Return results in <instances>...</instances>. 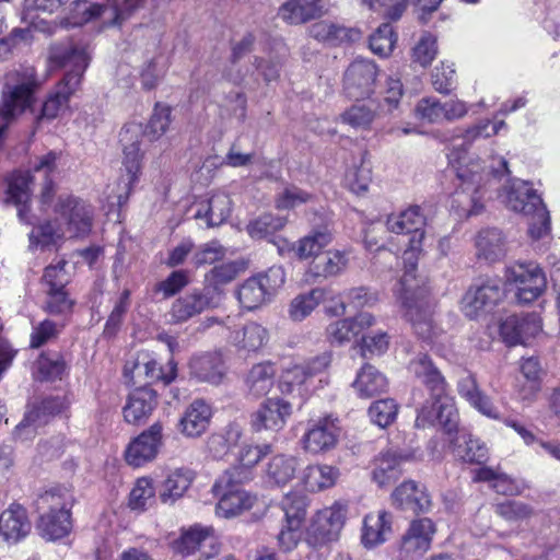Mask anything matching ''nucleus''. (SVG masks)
Here are the masks:
<instances>
[{
  "label": "nucleus",
  "instance_id": "obj_48",
  "mask_svg": "<svg viewBox=\"0 0 560 560\" xmlns=\"http://www.w3.org/2000/svg\"><path fill=\"white\" fill-rule=\"evenodd\" d=\"M155 502V488L149 478H139L129 494L128 506L136 512H143Z\"/></svg>",
  "mask_w": 560,
  "mask_h": 560
},
{
  "label": "nucleus",
  "instance_id": "obj_32",
  "mask_svg": "<svg viewBox=\"0 0 560 560\" xmlns=\"http://www.w3.org/2000/svg\"><path fill=\"white\" fill-rule=\"evenodd\" d=\"M410 371L419 382L430 390L431 397H441L446 389L445 378L425 355H420L410 363Z\"/></svg>",
  "mask_w": 560,
  "mask_h": 560
},
{
  "label": "nucleus",
  "instance_id": "obj_13",
  "mask_svg": "<svg viewBox=\"0 0 560 560\" xmlns=\"http://www.w3.org/2000/svg\"><path fill=\"white\" fill-rule=\"evenodd\" d=\"M506 282L516 287L520 303L535 301L545 290L547 281L542 270L534 264H516L506 269Z\"/></svg>",
  "mask_w": 560,
  "mask_h": 560
},
{
  "label": "nucleus",
  "instance_id": "obj_47",
  "mask_svg": "<svg viewBox=\"0 0 560 560\" xmlns=\"http://www.w3.org/2000/svg\"><path fill=\"white\" fill-rule=\"evenodd\" d=\"M170 124L171 108L166 105L156 104L148 124L142 125L141 138L153 142L167 131Z\"/></svg>",
  "mask_w": 560,
  "mask_h": 560
},
{
  "label": "nucleus",
  "instance_id": "obj_11",
  "mask_svg": "<svg viewBox=\"0 0 560 560\" xmlns=\"http://www.w3.org/2000/svg\"><path fill=\"white\" fill-rule=\"evenodd\" d=\"M124 375L133 385L143 384L142 386H147L158 382L168 385L177 376V364L173 359H170L165 365H160L149 353L141 352L126 362Z\"/></svg>",
  "mask_w": 560,
  "mask_h": 560
},
{
  "label": "nucleus",
  "instance_id": "obj_50",
  "mask_svg": "<svg viewBox=\"0 0 560 560\" xmlns=\"http://www.w3.org/2000/svg\"><path fill=\"white\" fill-rule=\"evenodd\" d=\"M79 88L80 86H72L70 84H66V80H61L58 83L55 93L50 95L43 104L42 115L48 119L57 117L59 110L67 106L70 96Z\"/></svg>",
  "mask_w": 560,
  "mask_h": 560
},
{
  "label": "nucleus",
  "instance_id": "obj_16",
  "mask_svg": "<svg viewBox=\"0 0 560 560\" xmlns=\"http://www.w3.org/2000/svg\"><path fill=\"white\" fill-rule=\"evenodd\" d=\"M377 68L374 62L357 59L349 65L343 75V91L349 98L369 97L375 85Z\"/></svg>",
  "mask_w": 560,
  "mask_h": 560
},
{
  "label": "nucleus",
  "instance_id": "obj_4",
  "mask_svg": "<svg viewBox=\"0 0 560 560\" xmlns=\"http://www.w3.org/2000/svg\"><path fill=\"white\" fill-rule=\"evenodd\" d=\"M499 197L512 211L530 218L528 233L533 238H541L549 232V212L528 182L518 178L508 180Z\"/></svg>",
  "mask_w": 560,
  "mask_h": 560
},
{
  "label": "nucleus",
  "instance_id": "obj_55",
  "mask_svg": "<svg viewBox=\"0 0 560 560\" xmlns=\"http://www.w3.org/2000/svg\"><path fill=\"white\" fill-rule=\"evenodd\" d=\"M65 236L68 235L55 215L54 221H47L44 224L34 228L30 234V241L32 244L47 246L56 243Z\"/></svg>",
  "mask_w": 560,
  "mask_h": 560
},
{
  "label": "nucleus",
  "instance_id": "obj_17",
  "mask_svg": "<svg viewBox=\"0 0 560 560\" xmlns=\"http://www.w3.org/2000/svg\"><path fill=\"white\" fill-rule=\"evenodd\" d=\"M219 299L214 296L213 290L192 289L183 296L176 299L170 310L171 323H185L205 312L206 310L217 307Z\"/></svg>",
  "mask_w": 560,
  "mask_h": 560
},
{
  "label": "nucleus",
  "instance_id": "obj_58",
  "mask_svg": "<svg viewBox=\"0 0 560 560\" xmlns=\"http://www.w3.org/2000/svg\"><path fill=\"white\" fill-rule=\"evenodd\" d=\"M208 534L206 529L192 527L174 541L173 548L183 557L190 556L199 550L201 544L208 538Z\"/></svg>",
  "mask_w": 560,
  "mask_h": 560
},
{
  "label": "nucleus",
  "instance_id": "obj_45",
  "mask_svg": "<svg viewBox=\"0 0 560 560\" xmlns=\"http://www.w3.org/2000/svg\"><path fill=\"white\" fill-rule=\"evenodd\" d=\"M242 436V431L237 424H230L226 427L224 433H215L209 436L207 441V448L210 455L220 459L229 453L231 447L237 445Z\"/></svg>",
  "mask_w": 560,
  "mask_h": 560
},
{
  "label": "nucleus",
  "instance_id": "obj_21",
  "mask_svg": "<svg viewBox=\"0 0 560 560\" xmlns=\"http://www.w3.org/2000/svg\"><path fill=\"white\" fill-rule=\"evenodd\" d=\"M291 411L292 406L288 401L280 398H269L252 415V429L255 432L262 430L278 431L284 425Z\"/></svg>",
  "mask_w": 560,
  "mask_h": 560
},
{
  "label": "nucleus",
  "instance_id": "obj_25",
  "mask_svg": "<svg viewBox=\"0 0 560 560\" xmlns=\"http://www.w3.org/2000/svg\"><path fill=\"white\" fill-rule=\"evenodd\" d=\"M156 406V392L148 386H140L129 395L122 409L124 418L131 424L143 423Z\"/></svg>",
  "mask_w": 560,
  "mask_h": 560
},
{
  "label": "nucleus",
  "instance_id": "obj_26",
  "mask_svg": "<svg viewBox=\"0 0 560 560\" xmlns=\"http://www.w3.org/2000/svg\"><path fill=\"white\" fill-rule=\"evenodd\" d=\"M327 7L328 0H288L280 7L279 15L292 25H300L324 15Z\"/></svg>",
  "mask_w": 560,
  "mask_h": 560
},
{
  "label": "nucleus",
  "instance_id": "obj_1",
  "mask_svg": "<svg viewBox=\"0 0 560 560\" xmlns=\"http://www.w3.org/2000/svg\"><path fill=\"white\" fill-rule=\"evenodd\" d=\"M425 217L420 206H409L396 217L387 218V229L401 235L406 244L402 252L405 273L401 278L402 300L406 316L415 331L424 339L431 337L434 328V302L425 287L415 288L412 281L424 238Z\"/></svg>",
  "mask_w": 560,
  "mask_h": 560
},
{
  "label": "nucleus",
  "instance_id": "obj_12",
  "mask_svg": "<svg viewBox=\"0 0 560 560\" xmlns=\"http://www.w3.org/2000/svg\"><path fill=\"white\" fill-rule=\"evenodd\" d=\"M49 59L56 66L71 67L62 80H66V84L80 86L90 61L84 47L72 40L55 43L50 46Z\"/></svg>",
  "mask_w": 560,
  "mask_h": 560
},
{
  "label": "nucleus",
  "instance_id": "obj_27",
  "mask_svg": "<svg viewBox=\"0 0 560 560\" xmlns=\"http://www.w3.org/2000/svg\"><path fill=\"white\" fill-rule=\"evenodd\" d=\"M31 528L26 510L19 504H11L0 514V536L8 542L20 541Z\"/></svg>",
  "mask_w": 560,
  "mask_h": 560
},
{
  "label": "nucleus",
  "instance_id": "obj_59",
  "mask_svg": "<svg viewBox=\"0 0 560 560\" xmlns=\"http://www.w3.org/2000/svg\"><path fill=\"white\" fill-rule=\"evenodd\" d=\"M43 308L51 315H62L71 312L74 301L70 298L67 289L46 290Z\"/></svg>",
  "mask_w": 560,
  "mask_h": 560
},
{
  "label": "nucleus",
  "instance_id": "obj_41",
  "mask_svg": "<svg viewBox=\"0 0 560 560\" xmlns=\"http://www.w3.org/2000/svg\"><path fill=\"white\" fill-rule=\"evenodd\" d=\"M353 386L361 397L374 398L384 392L385 376L373 365L365 364L358 373Z\"/></svg>",
  "mask_w": 560,
  "mask_h": 560
},
{
  "label": "nucleus",
  "instance_id": "obj_38",
  "mask_svg": "<svg viewBox=\"0 0 560 560\" xmlns=\"http://www.w3.org/2000/svg\"><path fill=\"white\" fill-rule=\"evenodd\" d=\"M245 270V264L243 261H228L213 267L206 275L207 290H213L214 296L221 300L222 290L221 287L225 285L237 278V276Z\"/></svg>",
  "mask_w": 560,
  "mask_h": 560
},
{
  "label": "nucleus",
  "instance_id": "obj_22",
  "mask_svg": "<svg viewBox=\"0 0 560 560\" xmlns=\"http://www.w3.org/2000/svg\"><path fill=\"white\" fill-rule=\"evenodd\" d=\"M436 533L434 522L429 517L413 520L401 539V551L421 557L430 548Z\"/></svg>",
  "mask_w": 560,
  "mask_h": 560
},
{
  "label": "nucleus",
  "instance_id": "obj_33",
  "mask_svg": "<svg viewBox=\"0 0 560 560\" xmlns=\"http://www.w3.org/2000/svg\"><path fill=\"white\" fill-rule=\"evenodd\" d=\"M478 258L493 262L505 255V241L499 229L488 228L481 230L475 240Z\"/></svg>",
  "mask_w": 560,
  "mask_h": 560
},
{
  "label": "nucleus",
  "instance_id": "obj_42",
  "mask_svg": "<svg viewBox=\"0 0 560 560\" xmlns=\"http://www.w3.org/2000/svg\"><path fill=\"white\" fill-rule=\"evenodd\" d=\"M298 463L292 456L277 455L270 459L266 468V479L270 485L284 486L296 472Z\"/></svg>",
  "mask_w": 560,
  "mask_h": 560
},
{
  "label": "nucleus",
  "instance_id": "obj_7",
  "mask_svg": "<svg viewBox=\"0 0 560 560\" xmlns=\"http://www.w3.org/2000/svg\"><path fill=\"white\" fill-rule=\"evenodd\" d=\"M54 213L65 229L68 237H84L93 225V208L86 201L69 194L54 199Z\"/></svg>",
  "mask_w": 560,
  "mask_h": 560
},
{
  "label": "nucleus",
  "instance_id": "obj_44",
  "mask_svg": "<svg viewBox=\"0 0 560 560\" xmlns=\"http://www.w3.org/2000/svg\"><path fill=\"white\" fill-rule=\"evenodd\" d=\"M65 407V401L60 397H49L44 399L38 407L26 413L24 420L15 429L16 434H22V432L28 428H32L31 433H34L35 424L40 420L42 416L59 415L62 412Z\"/></svg>",
  "mask_w": 560,
  "mask_h": 560
},
{
  "label": "nucleus",
  "instance_id": "obj_62",
  "mask_svg": "<svg viewBox=\"0 0 560 560\" xmlns=\"http://www.w3.org/2000/svg\"><path fill=\"white\" fill-rule=\"evenodd\" d=\"M37 365L39 374L46 381L61 378V375L66 371V362L59 354H55L54 357L42 354L37 361Z\"/></svg>",
  "mask_w": 560,
  "mask_h": 560
},
{
  "label": "nucleus",
  "instance_id": "obj_53",
  "mask_svg": "<svg viewBox=\"0 0 560 560\" xmlns=\"http://www.w3.org/2000/svg\"><path fill=\"white\" fill-rule=\"evenodd\" d=\"M359 335L355 320L351 317L335 320L326 328L327 339L331 345L342 346Z\"/></svg>",
  "mask_w": 560,
  "mask_h": 560
},
{
  "label": "nucleus",
  "instance_id": "obj_35",
  "mask_svg": "<svg viewBox=\"0 0 560 560\" xmlns=\"http://www.w3.org/2000/svg\"><path fill=\"white\" fill-rule=\"evenodd\" d=\"M194 479V471L187 468H179L171 472L162 483L160 490L161 501L165 504L174 503L177 499L183 497Z\"/></svg>",
  "mask_w": 560,
  "mask_h": 560
},
{
  "label": "nucleus",
  "instance_id": "obj_54",
  "mask_svg": "<svg viewBox=\"0 0 560 560\" xmlns=\"http://www.w3.org/2000/svg\"><path fill=\"white\" fill-rule=\"evenodd\" d=\"M287 219L284 217L265 213L252 221L247 226V231L254 238H265L283 229Z\"/></svg>",
  "mask_w": 560,
  "mask_h": 560
},
{
  "label": "nucleus",
  "instance_id": "obj_64",
  "mask_svg": "<svg viewBox=\"0 0 560 560\" xmlns=\"http://www.w3.org/2000/svg\"><path fill=\"white\" fill-rule=\"evenodd\" d=\"M226 249L218 242L211 241L201 245L194 254L192 262L196 267L213 264L225 256Z\"/></svg>",
  "mask_w": 560,
  "mask_h": 560
},
{
  "label": "nucleus",
  "instance_id": "obj_60",
  "mask_svg": "<svg viewBox=\"0 0 560 560\" xmlns=\"http://www.w3.org/2000/svg\"><path fill=\"white\" fill-rule=\"evenodd\" d=\"M272 451L271 444L250 445L245 444L241 447L237 460L242 471H248L252 476L250 469L259 463V460Z\"/></svg>",
  "mask_w": 560,
  "mask_h": 560
},
{
  "label": "nucleus",
  "instance_id": "obj_30",
  "mask_svg": "<svg viewBox=\"0 0 560 560\" xmlns=\"http://www.w3.org/2000/svg\"><path fill=\"white\" fill-rule=\"evenodd\" d=\"M232 211V200L230 196L223 191H218L211 197L198 205L195 213L196 219H205L208 228L219 226L224 223Z\"/></svg>",
  "mask_w": 560,
  "mask_h": 560
},
{
  "label": "nucleus",
  "instance_id": "obj_46",
  "mask_svg": "<svg viewBox=\"0 0 560 560\" xmlns=\"http://www.w3.org/2000/svg\"><path fill=\"white\" fill-rule=\"evenodd\" d=\"M438 404L436 422L443 428L447 435V441L455 436L458 425V412L454 406L453 400L446 395V392L441 397H432Z\"/></svg>",
  "mask_w": 560,
  "mask_h": 560
},
{
  "label": "nucleus",
  "instance_id": "obj_6",
  "mask_svg": "<svg viewBox=\"0 0 560 560\" xmlns=\"http://www.w3.org/2000/svg\"><path fill=\"white\" fill-rule=\"evenodd\" d=\"M250 480L248 471H242L240 467L226 469L214 482L212 492L219 498L217 514L231 518L250 510L257 498L241 488Z\"/></svg>",
  "mask_w": 560,
  "mask_h": 560
},
{
  "label": "nucleus",
  "instance_id": "obj_18",
  "mask_svg": "<svg viewBox=\"0 0 560 560\" xmlns=\"http://www.w3.org/2000/svg\"><path fill=\"white\" fill-rule=\"evenodd\" d=\"M162 430L161 423L155 422L133 439L125 452L126 462L130 466L140 467L154 459L162 445Z\"/></svg>",
  "mask_w": 560,
  "mask_h": 560
},
{
  "label": "nucleus",
  "instance_id": "obj_40",
  "mask_svg": "<svg viewBox=\"0 0 560 560\" xmlns=\"http://www.w3.org/2000/svg\"><path fill=\"white\" fill-rule=\"evenodd\" d=\"M276 369L270 362L255 364L246 376V386L256 397L266 395L275 383Z\"/></svg>",
  "mask_w": 560,
  "mask_h": 560
},
{
  "label": "nucleus",
  "instance_id": "obj_9",
  "mask_svg": "<svg viewBox=\"0 0 560 560\" xmlns=\"http://www.w3.org/2000/svg\"><path fill=\"white\" fill-rule=\"evenodd\" d=\"M285 281L281 267H271L264 273L245 280L237 290V299L243 307L255 310L272 296Z\"/></svg>",
  "mask_w": 560,
  "mask_h": 560
},
{
  "label": "nucleus",
  "instance_id": "obj_23",
  "mask_svg": "<svg viewBox=\"0 0 560 560\" xmlns=\"http://www.w3.org/2000/svg\"><path fill=\"white\" fill-rule=\"evenodd\" d=\"M338 435L337 419L325 417L315 421L304 434V448L313 454L329 451L336 446Z\"/></svg>",
  "mask_w": 560,
  "mask_h": 560
},
{
  "label": "nucleus",
  "instance_id": "obj_34",
  "mask_svg": "<svg viewBox=\"0 0 560 560\" xmlns=\"http://www.w3.org/2000/svg\"><path fill=\"white\" fill-rule=\"evenodd\" d=\"M348 259L340 252L327 253L317 257L306 271V281L317 282L319 279H326L337 276L346 269Z\"/></svg>",
  "mask_w": 560,
  "mask_h": 560
},
{
  "label": "nucleus",
  "instance_id": "obj_31",
  "mask_svg": "<svg viewBox=\"0 0 560 560\" xmlns=\"http://www.w3.org/2000/svg\"><path fill=\"white\" fill-rule=\"evenodd\" d=\"M457 390L480 413L492 419L499 418L497 408L491 402V399L480 390L475 375L470 373L463 375L458 381Z\"/></svg>",
  "mask_w": 560,
  "mask_h": 560
},
{
  "label": "nucleus",
  "instance_id": "obj_28",
  "mask_svg": "<svg viewBox=\"0 0 560 560\" xmlns=\"http://www.w3.org/2000/svg\"><path fill=\"white\" fill-rule=\"evenodd\" d=\"M211 416V407L205 400L196 399L183 413L178 430L187 438H198L206 432Z\"/></svg>",
  "mask_w": 560,
  "mask_h": 560
},
{
  "label": "nucleus",
  "instance_id": "obj_37",
  "mask_svg": "<svg viewBox=\"0 0 560 560\" xmlns=\"http://www.w3.org/2000/svg\"><path fill=\"white\" fill-rule=\"evenodd\" d=\"M339 469L329 465H310L302 475L306 490L317 492L332 487L339 478Z\"/></svg>",
  "mask_w": 560,
  "mask_h": 560
},
{
  "label": "nucleus",
  "instance_id": "obj_3",
  "mask_svg": "<svg viewBox=\"0 0 560 560\" xmlns=\"http://www.w3.org/2000/svg\"><path fill=\"white\" fill-rule=\"evenodd\" d=\"M61 153L49 151L46 154L35 158L30 173H14L8 184L7 202H11L18 208L20 220L26 224H34V217L28 213V202L31 200V184L36 176L43 179L40 191V203L43 206L51 205L55 198L56 185L55 178L59 173V161Z\"/></svg>",
  "mask_w": 560,
  "mask_h": 560
},
{
  "label": "nucleus",
  "instance_id": "obj_2",
  "mask_svg": "<svg viewBox=\"0 0 560 560\" xmlns=\"http://www.w3.org/2000/svg\"><path fill=\"white\" fill-rule=\"evenodd\" d=\"M506 126L504 120L491 122L481 120L468 128L459 144H454L448 154V162L460 182L452 199V209L458 217L469 218L479 214L483 209L485 185L489 173L481 166L479 159L467 154L468 145L479 138L495 136Z\"/></svg>",
  "mask_w": 560,
  "mask_h": 560
},
{
  "label": "nucleus",
  "instance_id": "obj_36",
  "mask_svg": "<svg viewBox=\"0 0 560 560\" xmlns=\"http://www.w3.org/2000/svg\"><path fill=\"white\" fill-rule=\"evenodd\" d=\"M269 341V331L256 322H249L233 335V342L240 350L256 352Z\"/></svg>",
  "mask_w": 560,
  "mask_h": 560
},
{
  "label": "nucleus",
  "instance_id": "obj_5",
  "mask_svg": "<svg viewBox=\"0 0 560 560\" xmlns=\"http://www.w3.org/2000/svg\"><path fill=\"white\" fill-rule=\"evenodd\" d=\"M71 508L72 497L69 492L52 489L43 493L37 500L39 535L49 541L68 536L72 529Z\"/></svg>",
  "mask_w": 560,
  "mask_h": 560
},
{
  "label": "nucleus",
  "instance_id": "obj_43",
  "mask_svg": "<svg viewBox=\"0 0 560 560\" xmlns=\"http://www.w3.org/2000/svg\"><path fill=\"white\" fill-rule=\"evenodd\" d=\"M331 242V234L326 230L312 231L292 245V250L300 259L318 257L319 253Z\"/></svg>",
  "mask_w": 560,
  "mask_h": 560
},
{
  "label": "nucleus",
  "instance_id": "obj_57",
  "mask_svg": "<svg viewBox=\"0 0 560 560\" xmlns=\"http://www.w3.org/2000/svg\"><path fill=\"white\" fill-rule=\"evenodd\" d=\"M66 260H60L56 265H49L45 268L40 280L43 291L62 290L70 283V276L66 271Z\"/></svg>",
  "mask_w": 560,
  "mask_h": 560
},
{
  "label": "nucleus",
  "instance_id": "obj_10",
  "mask_svg": "<svg viewBox=\"0 0 560 560\" xmlns=\"http://www.w3.org/2000/svg\"><path fill=\"white\" fill-rule=\"evenodd\" d=\"M142 124L140 122H128L126 124L119 133V140L122 145L124 160L122 165L127 172L126 177H121L125 194L117 196L118 205H124L131 190V186L138 179V174L141 168L140 144L142 142Z\"/></svg>",
  "mask_w": 560,
  "mask_h": 560
},
{
  "label": "nucleus",
  "instance_id": "obj_63",
  "mask_svg": "<svg viewBox=\"0 0 560 560\" xmlns=\"http://www.w3.org/2000/svg\"><path fill=\"white\" fill-rule=\"evenodd\" d=\"M455 73L453 63L441 62L440 66L434 68L431 75L434 90L442 94L450 93L455 83Z\"/></svg>",
  "mask_w": 560,
  "mask_h": 560
},
{
  "label": "nucleus",
  "instance_id": "obj_49",
  "mask_svg": "<svg viewBox=\"0 0 560 560\" xmlns=\"http://www.w3.org/2000/svg\"><path fill=\"white\" fill-rule=\"evenodd\" d=\"M385 527V511L377 514H368L363 520L361 541L365 548H373L383 542Z\"/></svg>",
  "mask_w": 560,
  "mask_h": 560
},
{
  "label": "nucleus",
  "instance_id": "obj_52",
  "mask_svg": "<svg viewBox=\"0 0 560 560\" xmlns=\"http://www.w3.org/2000/svg\"><path fill=\"white\" fill-rule=\"evenodd\" d=\"M144 0H107L103 5H94L90 11V16L101 15L109 10L114 14V22L119 24L126 20L135 10L143 4Z\"/></svg>",
  "mask_w": 560,
  "mask_h": 560
},
{
  "label": "nucleus",
  "instance_id": "obj_8",
  "mask_svg": "<svg viewBox=\"0 0 560 560\" xmlns=\"http://www.w3.org/2000/svg\"><path fill=\"white\" fill-rule=\"evenodd\" d=\"M503 298L504 289L500 279H480L466 291L460 308L466 317L476 319L491 313Z\"/></svg>",
  "mask_w": 560,
  "mask_h": 560
},
{
  "label": "nucleus",
  "instance_id": "obj_29",
  "mask_svg": "<svg viewBox=\"0 0 560 560\" xmlns=\"http://www.w3.org/2000/svg\"><path fill=\"white\" fill-rule=\"evenodd\" d=\"M448 444L454 455L466 463L480 465L488 460L487 445L466 430L450 439Z\"/></svg>",
  "mask_w": 560,
  "mask_h": 560
},
{
  "label": "nucleus",
  "instance_id": "obj_51",
  "mask_svg": "<svg viewBox=\"0 0 560 560\" xmlns=\"http://www.w3.org/2000/svg\"><path fill=\"white\" fill-rule=\"evenodd\" d=\"M438 52L436 37L429 32H423L412 48V62L418 63L422 68H427L436 58Z\"/></svg>",
  "mask_w": 560,
  "mask_h": 560
},
{
  "label": "nucleus",
  "instance_id": "obj_61",
  "mask_svg": "<svg viewBox=\"0 0 560 560\" xmlns=\"http://www.w3.org/2000/svg\"><path fill=\"white\" fill-rule=\"evenodd\" d=\"M313 199V195L296 187L288 186L276 197V207L278 209H293Z\"/></svg>",
  "mask_w": 560,
  "mask_h": 560
},
{
  "label": "nucleus",
  "instance_id": "obj_39",
  "mask_svg": "<svg viewBox=\"0 0 560 560\" xmlns=\"http://www.w3.org/2000/svg\"><path fill=\"white\" fill-rule=\"evenodd\" d=\"M328 293L327 289L315 288L296 295L290 303L289 316L294 322H302L322 303Z\"/></svg>",
  "mask_w": 560,
  "mask_h": 560
},
{
  "label": "nucleus",
  "instance_id": "obj_15",
  "mask_svg": "<svg viewBox=\"0 0 560 560\" xmlns=\"http://www.w3.org/2000/svg\"><path fill=\"white\" fill-rule=\"evenodd\" d=\"M345 521L346 509L340 504L319 511L308 529V544L317 547L337 540Z\"/></svg>",
  "mask_w": 560,
  "mask_h": 560
},
{
  "label": "nucleus",
  "instance_id": "obj_14",
  "mask_svg": "<svg viewBox=\"0 0 560 560\" xmlns=\"http://www.w3.org/2000/svg\"><path fill=\"white\" fill-rule=\"evenodd\" d=\"M413 113L422 122L442 125L463 118L468 113V107L458 98L441 102L434 96H427L417 103Z\"/></svg>",
  "mask_w": 560,
  "mask_h": 560
},
{
  "label": "nucleus",
  "instance_id": "obj_19",
  "mask_svg": "<svg viewBox=\"0 0 560 560\" xmlns=\"http://www.w3.org/2000/svg\"><path fill=\"white\" fill-rule=\"evenodd\" d=\"M392 503L401 511L413 514L428 513L432 509V500L427 488L413 480L400 483L392 493Z\"/></svg>",
  "mask_w": 560,
  "mask_h": 560
},
{
  "label": "nucleus",
  "instance_id": "obj_56",
  "mask_svg": "<svg viewBox=\"0 0 560 560\" xmlns=\"http://www.w3.org/2000/svg\"><path fill=\"white\" fill-rule=\"evenodd\" d=\"M282 510L288 526L301 527L306 516V500L304 495L287 494L282 501Z\"/></svg>",
  "mask_w": 560,
  "mask_h": 560
},
{
  "label": "nucleus",
  "instance_id": "obj_24",
  "mask_svg": "<svg viewBox=\"0 0 560 560\" xmlns=\"http://www.w3.org/2000/svg\"><path fill=\"white\" fill-rule=\"evenodd\" d=\"M189 372L199 382L219 385L226 374V365L221 352H205L190 359Z\"/></svg>",
  "mask_w": 560,
  "mask_h": 560
},
{
  "label": "nucleus",
  "instance_id": "obj_20",
  "mask_svg": "<svg viewBox=\"0 0 560 560\" xmlns=\"http://www.w3.org/2000/svg\"><path fill=\"white\" fill-rule=\"evenodd\" d=\"M541 330V319L535 313L510 315L500 325V332L509 346L524 343Z\"/></svg>",
  "mask_w": 560,
  "mask_h": 560
}]
</instances>
